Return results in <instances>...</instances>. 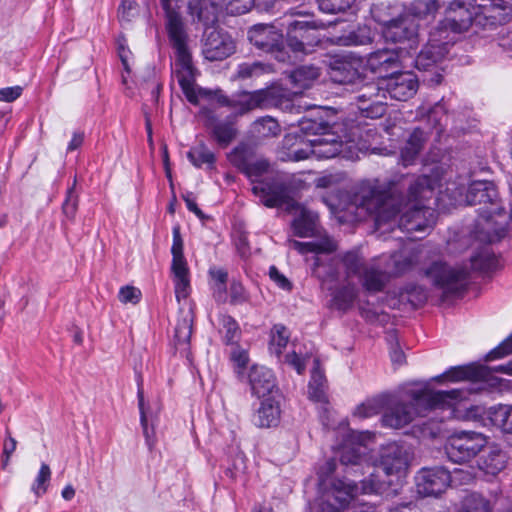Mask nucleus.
Listing matches in <instances>:
<instances>
[{
    "mask_svg": "<svg viewBox=\"0 0 512 512\" xmlns=\"http://www.w3.org/2000/svg\"><path fill=\"white\" fill-rule=\"evenodd\" d=\"M407 198L396 197V186L389 187L379 180H367L360 183L354 198V204L374 216L377 230L400 228L408 233L421 232L435 223L434 210L422 202L431 197L438 186V180L428 176L406 177Z\"/></svg>",
    "mask_w": 512,
    "mask_h": 512,
    "instance_id": "f257e3e1",
    "label": "nucleus"
},
{
    "mask_svg": "<svg viewBox=\"0 0 512 512\" xmlns=\"http://www.w3.org/2000/svg\"><path fill=\"white\" fill-rule=\"evenodd\" d=\"M336 467L337 464L334 459H328L319 467L317 512H343L346 509H357L358 507H360V510L355 512H372L373 508L367 506L360 499V496L379 493L386 482L375 473H371L370 478L361 481L360 485L346 478H332ZM391 483L392 481L387 482V484Z\"/></svg>",
    "mask_w": 512,
    "mask_h": 512,
    "instance_id": "f03ea898",
    "label": "nucleus"
},
{
    "mask_svg": "<svg viewBox=\"0 0 512 512\" xmlns=\"http://www.w3.org/2000/svg\"><path fill=\"white\" fill-rule=\"evenodd\" d=\"M467 392L464 390L433 391L427 388L409 389L397 397L388 398V406L382 422L384 426L400 429L416 417L425 416L434 409L449 410L448 417H455L458 407L464 405Z\"/></svg>",
    "mask_w": 512,
    "mask_h": 512,
    "instance_id": "7ed1b4c3",
    "label": "nucleus"
},
{
    "mask_svg": "<svg viewBox=\"0 0 512 512\" xmlns=\"http://www.w3.org/2000/svg\"><path fill=\"white\" fill-rule=\"evenodd\" d=\"M466 202L469 205H484L480 208L475 237L483 243H494L505 236L506 216L497 200V191L492 182L475 181L470 184Z\"/></svg>",
    "mask_w": 512,
    "mask_h": 512,
    "instance_id": "20e7f679",
    "label": "nucleus"
},
{
    "mask_svg": "<svg viewBox=\"0 0 512 512\" xmlns=\"http://www.w3.org/2000/svg\"><path fill=\"white\" fill-rule=\"evenodd\" d=\"M179 9L164 10L166 14V28L174 49L172 73L187 100L192 104H198L195 84L196 69L192 62V55L187 44L188 36L182 17L179 14Z\"/></svg>",
    "mask_w": 512,
    "mask_h": 512,
    "instance_id": "39448f33",
    "label": "nucleus"
},
{
    "mask_svg": "<svg viewBox=\"0 0 512 512\" xmlns=\"http://www.w3.org/2000/svg\"><path fill=\"white\" fill-rule=\"evenodd\" d=\"M252 192L267 207L286 204L290 212L295 211L297 216L292 222V228L296 236L313 237L317 235V214L290 200L286 186L282 182L278 180L261 181L253 185Z\"/></svg>",
    "mask_w": 512,
    "mask_h": 512,
    "instance_id": "423d86ee",
    "label": "nucleus"
},
{
    "mask_svg": "<svg viewBox=\"0 0 512 512\" xmlns=\"http://www.w3.org/2000/svg\"><path fill=\"white\" fill-rule=\"evenodd\" d=\"M417 89L418 79L413 72H399L384 77L377 84L367 85L366 91L359 94L357 99L359 102L380 103L379 98L388 94L392 99L406 101L416 93Z\"/></svg>",
    "mask_w": 512,
    "mask_h": 512,
    "instance_id": "0eeeda50",
    "label": "nucleus"
},
{
    "mask_svg": "<svg viewBox=\"0 0 512 512\" xmlns=\"http://www.w3.org/2000/svg\"><path fill=\"white\" fill-rule=\"evenodd\" d=\"M341 264L347 280L353 276L358 277L363 287L370 292L381 291L388 280L385 271L374 264L364 263L363 258L356 251L346 252L341 257Z\"/></svg>",
    "mask_w": 512,
    "mask_h": 512,
    "instance_id": "6e6552de",
    "label": "nucleus"
},
{
    "mask_svg": "<svg viewBox=\"0 0 512 512\" xmlns=\"http://www.w3.org/2000/svg\"><path fill=\"white\" fill-rule=\"evenodd\" d=\"M489 444V438L475 431H461L451 435L446 444L448 458L454 463H467Z\"/></svg>",
    "mask_w": 512,
    "mask_h": 512,
    "instance_id": "1a4fd4ad",
    "label": "nucleus"
},
{
    "mask_svg": "<svg viewBox=\"0 0 512 512\" xmlns=\"http://www.w3.org/2000/svg\"><path fill=\"white\" fill-rule=\"evenodd\" d=\"M302 147L294 149L290 157L294 161L308 159L310 156H315L318 159H329L337 155L349 157L345 152L347 146L334 133H324L322 135L314 136L311 139L301 141Z\"/></svg>",
    "mask_w": 512,
    "mask_h": 512,
    "instance_id": "9d476101",
    "label": "nucleus"
},
{
    "mask_svg": "<svg viewBox=\"0 0 512 512\" xmlns=\"http://www.w3.org/2000/svg\"><path fill=\"white\" fill-rule=\"evenodd\" d=\"M469 268L467 266H451L445 262H434L425 275L432 284L444 294H454L464 287Z\"/></svg>",
    "mask_w": 512,
    "mask_h": 512,
    "instance_id": "9b49d317",
    "label": "nucleus"
},
{
    "mask_svg": "<svg viewBox=\"0 0 512 512\" xmlns=\"http://www.w3.org/2000/svg\"><path fill=\"white\" fill-rule=\"evenodd\" d=\"M374 435L368 431L347 433L344 442L338 449L340 463L346 467H362L367 463L369 444Z\"/></svg>",
    "mask_w": 512,
    "mask_h": 512,
    "instance_id": "f8f14e48",
    "label": "nucleus"
},
{
    "mask_svg": "<svg viewBox=\"0 0 512 512\" xmlns=\"http://www.w3.org/2000/svg\"><path fill=\"white\" fill-rule=\"evenodd\" d=\"M248 38L257 48L271 53L279 62L289 59L283 45V35L274 25L258 24L248 32Z\"/></svg>",
    "mask_w": 512,
    "mask_h": 512,
    "instance_id": "ddd939ff",
    "label": "nucleus"
},
{
    "mask_svg": "<svg viewBox=\"0 0 512 512\" xmlns=\"http://www.w3.org/2000/svg\"><path fill=\"white\" fill-rule=\"evenodd\" d=\"M451 481L452 475L443 467L422 468L416 476L417 491L424 496H437Z\"/></svg>",
    "mask_w": 512,
    "mask_h": 512,
    "instance_id": "4468645a",
    "label": "nucleus"
},
{
    "mask_svg": "<svg viewBox=\"0 0 512 512\" xmlns=\"http://www.w3.org/2000/svg\"><path fill=\"white\" fill-rule=\"evenodd\" d=\"M316 28L307 21H295L288 25L287 43L294 53H311L318 44Z\"/></svg>",
    "mask_w": 512,
    "mask_h": 512,
    "instance_id": "2eb2a0df",
    "label": "nucleus"
},
{
    "mask_svg": "<svg viewBox=\"0 0 512 512\" xmlns=\"http://www.w3.org/2000/svg\"><path fill=\"white\" fill-rule=\"evenodd\" d=\"M234 51V41L228 34L216 28L205 30L203 55L207 60L220 61L232 55Z\"/></svg>",
    "mask_w": 512,
    "mask_h": 512,
    "instance_id": "dca6fc26",
    "label": "nucleus"
},
{
    "mask_svg": "<svg viewBox=\"0 0 512 512\" xmlns=\"http://www.w3.org/2000/svg\"><path fill=\"white\" fill-rule=\"evenodd\" d=\"M408 467L405 450L396 443H390L381 449L377 472L381 470L387 477H403Z\"/></svg>",
    "mask_w": 512,
    "mask_h": 512,
    "instance_id": "f3484780",
    "label": "nucleus"
},
{
    "mask_svg": "<svg viewBox=\"0 0 512 512\" xmlns=\"http://www.w3.org/2000/svg\"><path fill=\"white\" fill-rule=\"evenodd\" d=\"M452 39L440 34L439 30L433 35L429 43L418 54L415 64L418 69L428 70L440 62L449 51V44Z\"/></svg>",
    "mask_w": 512,
    "mask_h": 512,
    "instance_id": "a211bd4d",
    "label": "nucleus"
},
{
    "mask_svg": "<svg viewBox=\"0 0 512 512\" xmlns=\"http://www.w3.org/2000/svg\"><path fill=\"white\" fill-rule=\"evenodd\" d=\"M472 23V14L462 3L452 2L446 11L445 19L441 22L439 28L440 34L448 30L454 33H461L470 27Z\"/></svg>",
    "mask_w": 512,
    "mask_h": 512,
    "instance_id": "6ab92c4d",
    "label": "nucleus"
},
{
    "mask_svg": "<svg viewBox=\"0 0 512 512\" xmlns=\"http://www.w3.org/2000/svg\"><path fill=\"white\" fill-rule=\"evenodd\" d=\"M373 16L376 21L383 25V35L387 40L401 42L412 38L415 34L414 26L406 18L386 19L381 17L377 10L373 11Z\"/></svg>",
    "mask_w": 512,
    "mask_h": 512,
    "instance_id": "aec40b11",
    "label": "nucleus"
},
{
    "mask_svg": "<svg viewBox=\"0 0 512 512\" xmlns=\"http://www.w3.org/2000/svg\"><path fill=\"white\" fill-rule=\"evenodd\" d=\"M484 453L477 459V469L486 476L498 475L506 466V454L496 445H487Z\"/></svg>",
    "mask_w": 512,
    "mask_h": 512,
    "instance_id": "412c9836",
    "label": "nucleus"
},
{
    "mask_svg": "<svg viewBox=\"0 0 512 512\" xmlns=\"http://www.w3.org/2000/svg\"><path fill=\"white\" fill-rule=\"evenodd\" d=\"M249 383L253 394L259 398L273 396L276 389L275 377L272 371L264 366H252L249 373Z\"/></svg>",
    "mask_w": 512,
    "mask_h": 512,
    "instance_id": "4be33fe9",
    "label": "nucleus"
},
{
    "mask_svg": "<svg viewBox=\"0 0 512 512\" xmlns=\"http://www.w3.org/2000/svg\"><path fill=\"white\" fill-rule=\"evenodd\" d=\"M188 10L193 21L201 23L206 30L212 29L217 21L218 8L210 0H190Z\"/></svg>",
    "mask_w": 512,
    "mask_h": 512,
    "instance_id": "5701e85b",
    "label": "nucleus"
},
{
    "mask_svg": "<svg viewBox=\"0 0 512 512\" xmlns=\"http://www.w3.org/2000/svg\"><path fill=\"white\" fill-rule=\"evenodd\" d=\"M267 99L268 93L265 90L243 91L232 96L230 109L235 111L237 115H243L260 107Z\"/></svg>",
    "mask_w": 512,
    "mask_h": 512,
    "instance_id": "b1692460",
    "label": "nucleus"
},
{
    "mask_svg": "<svg viewBox=\"0 0 512 512\" xmlns=\"http://www.w3.org/2000/svg\"><path fill=\"white\" fill-rule=\"evenodd\" d=\"M489 376L490 370L487 366L471 364L453 367L440 377L452 382H458L462 380L481 381V379H487Z\"/></svg>",
    "mask_w": 512,
    "mask_h": 512,
    "instance_id": "393cba45",
    "label": "nucleus"
},
{
    "mask_svg": "<svg viewBox=\"0 0 512 512\" xmlns=\"http://www.w3.org/2000/svg\"><path fill=\"white\" fill-rule=\"evenodd\" d=\"M481 14L490 20L491 24H503L512 15V5L509 0L481 1L478 3Z\"/></svg>",
    "mask_w": 512,
    "mask_h": 512,
    "instance_id": "a878e982",
    "label": "nucleus"
},
{
    "mask_svg": "<svg viewBox=\"0 0 512 512\" xmlns=\"http://www.w3.org/2000/svg\"><path fill=\"white\" fill-rule=\"evenodd\" d=\"M279 417V405L273 396H269L261 401V405L254 415V423L258 427L269 428L278 423Z\"/></svg>",
    "mask_w": 512,
    "mask_h": 512,
    "instance_id": "bb28decb",
    "label": "nucleus"
},
{
    "mask_svg": "<svg viewBox=\"0 0 512 512\" xmlns=\"http://www.w3.org/2000/svg\"><path fill=\"white\" fill-rule=\"evenodd\" d=\"M193 313L191 309L180 310L174 333V343L177 348L186 349L192 335Z\"/></svg>",
    "mask_w": 512,
    "mask_h": 512,
    "instance_id": "cd10ccee",
    "label": "nucleus"
},
{
    "mask_svg": "<svg viewBox=\"0 0 512 512\" xmlns=\"http://www.w3.org/2000/svg\"><path fill=\"white\" fill-rule=\"evenodd\" d=\"M427 140L426 134L419 128L415 129L401 149V160L405 166L411 164L422 150Z\"/></svg>",
    "mask_w": 512,
    "mask_h": 512,
    "instance_id": "c85d7f7f",
    "label": "nucleus"
},
{
    "mask_svg": "<svg viewBox=\"0 0 512 512\" xmlns=\"http://www.w3.org/2000/svg\"><path fill=\"white\" fill-rule=\"evenodd\" d=\"M290 248L296 250L300 254L307 253H330L335 250V243L325 237L317 241H309V242H300L297 240H289L288 241Z\"/></svg>",
    "mask_w": 512,
    "mask_h": 512,
    "instance_id": "c756f323",
    "label": "nucleus"
},
{
    "mask_svg": "<svg viewBox=\"0 0 512 512\" xmlns=\"http://www.w3.org/2000/svg\"><path fill=\"white\" fill-rule=\"evenodd\" d=\"M490 422L506 433H512V405L490 407L486 412Z\"/></svg>",
    "mask_w": 512,
    "mask_h": 512,
    "instance_id": "7c9ffc66",
    "label": "nucleus"
},
{
    "mask_svg": "<svg viewBox=\"0 0 512 512\" xmlns=\"http://www.w3.org/2000/svg\"><path fill=\"white\" fill-rule=\"evenodd\" d=\"M320 68L314 65H303L290 74V80L295 88L307 89L319 78Z\"/></svg>",
    "mask_w": 512,
    "mask_h": 512,
    "instance_id": "2f4dec72",
    "label": "nucleus"
},
{
    "mask_svg": "<svg viewBox=\"0 0 512 512\" xmlns=\"http://www.w3.org/2000/svg\"><path fill=\"white\" fill-rule=\"evenodd\" d=\"M397 63V55L389 50H379L368 58V65L372 71L382 73Z\"/></svg>",
    "mask_w": 512,
    "mask_h": 512,
    "instance_id": "473e14b6",
    "label": "nucleus"
},
{
    "mask_svg": "<svg viewBox=\"0 0 512 512\" xmlns=\"http://www.w3.org/2000/svg\"><path fill=\"white\" fill-rule=\"evenodd\" d=\"M419 113L426 116L427 123L435 129L438 134L442 132L443 128L447 125L448 116L442 103H437L428 110L421 107Z\"/></svg>",
    "mask_w": 512,
    "mask_h": 512,
    "instance_id": "72a5a7b5",
    "label": "nucleus"
},
{
    "mask_svg": "<svg viewBox=\"0 0 512 512\" xmlns=\"http://www.w3.org/2000/svg\"><path fill=\"white\" fill-rule=\"evenodd\" d=\"M315 367L312 371L311 380L308 386L309 398L316 402L326 401L325 377L318 367V361L315 360Z\"/></svg>",
    "mask_w": 512,
    "mask_h": 512,
    "instance_id": "f704fd0d",
    "label": "nucleus"
},
{
    "mask_svg": "<svg viewBox=\"0 0 512 512\" xmlns=\"http://www.w3.org/2000/svg\"><path fill=\"white\" fill-rule=\"evenodd\" d=\"M219 326L224 342L227 345H236L240 337V329L237 322L231 316L221 314L219 316Z\"/></svg>",
    "mask_w": 512,
    "mask_h": 512,
    "instance_id": "c9c22d12",
    "label": "nucleus"
},
{
    "mask_svg": "<svg viewBox=\"0 0 512 512\" xmlns=\"http://www.w3.org/2000/svg\"><path fill=\"white\" fill-rule=\"evenodd\" d=\"M458 512H492L490 502L478 493L466 495Z\"/></svg>",
    "mask_w": 512,
    "mask_h": 512,
    "instance_id": "e433bc0d",
    "label": "nucleus"
},
{
    "mask_svg": "<svg viewBox=\"0 0 512 512\" xmlns=\"http://www.w3.org/2000/svg\"><path fill=\"white\" fill-rule=\"evenodd\" d=\"M386 404H388V397L386 396L367 399L355 409L354 415L359 418L372 417L380 413Z\"/></svg>",
    "mask_w": 512,
    "mask_h": 512,
    "instance_id": "4c0bfd02",
    "label": "nucleus"
},
{
    "mask_svg": "<svg viewBox=\"0 0 512 512\" xmlns=\"http://www.w3.org/2000/svg\"><path fill=\"white\" fill-rule=\"evenodd\" d=\"M174 275L175 296L178 302L186 299L190 291L189 270L186 267L171 268Z\"/></svg>",
    "mask_w": 512,
    "mask_h": 512,
    "instance_id": "58836bf2",
    "label": "nucleus"
},
{
    "mask_svg": "<svg viewBox=\"0 0 512 512\" xmlns=\"http://www.w3.org/2000/svg\"><path fill=\"white\" fill-rule=\"evenodd\" d=\"M187 156L191 163L198 168L204 164L212 167L215 162L214 153L203 143L191 148Z\"/></svg>",
    "mask_w": 512,
    "mask_h": 512,
    "instance_id": "ea45409f",
    "label": "nucleus"
},
{
    "mask_svg": "<svg viewBox=\"0 0 512 512\" xmlns=\"http://www.w3.org/2000/svg\"><path fill=\"white\" fill-rule=\"evenodd\" d=\"M212 135L217 143L225 148L235 139L237 130L231 122H219L213 126Z\"/></svg>",
    "mask_w": 512,
    "mask_h": 512,
    "instance_id": "a19ab883",
    "label": "nucleus"
},
{
    "mask_svg": "<svg viewBox=\"0 0 512 512\" xmlns=\"http://www.w3.org/2000/svg\"><path fill=\"white\" fill-rule=\"evenodd\" d=\"M289 338L290 333L285 326L281 324L274 325L271 330L270 350L279 356L287 346Z\"/></svg>",
    "mask_w": 512,
    "mask_h": 512,
    "instance_id": "79ce46f5",
    "label": "nucleus"
},
{
    "mask_svg": "<svg viewBox=\"0 0 512 512\" xmlns=\"http://www.w3.org/2000/svg\"><path fill=\"white\" fill-rule=\"evenodd\" d=\"M272 66L261 62L243 63L238 66L237 78L247 79L257 77L265 73H271Z\"/></svg>",
    "mask_w": 512,
    "mask_h": 512,
    "instance_id": "37998d69",
    "label": "nucleus"
},
{
    "mask_svg": "<svg viewBox=\"0 0 512 512\" xmlns=\"http://www.w3.org/2000/svg\"><path fill=\"white\" fill-rule=\"evenodd\" d=\"M355 298L356 288L348 284L334 293L333 306L338 310H347L352 306Z\"/></svg>",
    "mask_w": 512,
    "mask_h": 512,
    "instance_id": "c03bdc74",
    "label": "nucleus"
},
{
    "mask_svg": "<svg viewBox=\"0 0 512 512\" xmlns=\"http://www.w3.org/2000/svg\"><path fill=\"white\" fill-rule=\"evenodd\" d=\"M220 2L230 13L243 14L249 11L255 2L260 5L262 0H220ZM274 2L275 0H263V4L267 7L272 6Z\"/></svg>",
    "mask_w": 512,
    "mask_h": 512,
    "instance_id": "a18cd8bd",
    "label": "nucleus"
},
{
    "mask_svg": "<svg viewBox=\"0 0 512 512\" xmlns=\"http://www.w3.org/2000/svg\"><path fill=\"white\" fill-rule=\"evenodd\" d=\"M394 273L401 274L411 269L417 262L416 255L407 250H402L392 256Z\"/></svg>",
    "mask_w": 512,
    "mask_h": 512,
    "instance_id": "49530a36",
    "label": "nucleus"
},
{
    "mask_svg": "<svg viewBox=\"0 0 512 512\" xmlns=\"http://www.w3.org/2000/svg\"><path fill=\"white\" fill-rule=\"evenodd\" d=\"M51 480V469L46 463H42L40 470L31 486L32 492L40 497L46 493Z\"/></svg>",
    "mask_w": 512,
    "mask_h": 512,
    "instance_id": "de8ad7c7",
    "label": "nucleus"
},
{
    "mask_svg": "<svg viewBox=\"0 0 512 512\" xmlns=\"http://www.w3.org/2000/svg\"><path fill=\"white\" fill-rule=\"evenodd\" d=\"M171 253L173 257L171 268L187 266V262L183 254V241L180 235L179 227L173 228V244Z\"/></svg>",
    "mask_w": 512,
    "mask_h": 512,
    "instance_id": "09e8293b",
    "label": "nucleus"
},
{
    "mask_svg": "<svg viewBox=\"0 0 512 512\" xmlns=\"http://www.w3.org/2000/svg\"><path fill=\"white\" fill-rule=\"evenodd\" d=\"M439 7L438 0H414L410 10L415 16L426 17L435 14Z\"/></svg>",
    "mask_w": 512,
    "mask_h": 512,
    "instance_id": "8fccbe9b",
    "label": "nucleus"
},
{
    "mask_svg": "<svg viewBox=\"0 0 512 512\" xmlns=\"http://www.w3.org/2000/svg\"><path fill=\"white\" fill-rule=\"evenodd\" d=\"M495 259L488 249L481 250L470 259V269L487 271L494 265Z\"/></svg>",
    "mask_w": 512,
    "mask_h": 512,
    "instance_id": "3c124183",
    "label": "nucleus"
},
{
    "mask_svg": "<svg viewBox=\"0 0 512 512\" xmlns=\"http://www.w3.org/2000/svg\"><path fill=\"white\" fill-rule=\"evenodd\" d=\"M321 11L325 13H339L350 8L355 0H317Z\"/></svg>",
    "mask_w": 512,
    "mask_h": 512,
    "instance_id": "603ef678",
    "label": "nucleus"
},
{
    "mask_svg": "<svg viewBox=\"0 0 512 512\" xmlns=\"http://www.w3.org/2000/svg\"><path fill=\"white\" fill-rule=\"evenodd\" d=\"M254 128L262 137L276 136L280 131L278 123L271 117H265L257 121Z\"/></svg>",
    "mask_w": 512,
    "mask_h": 512,
    "instance_id": "864d4df0",
    "label": "nucleus"
},
{
    "mask_svg": "<svg viewBox=\"0 0 512 512\" xmlns=\"http://www.w3.org/2000/svg\"><path fill=\"white\" fill-rule=\"evenodd\" d=\"M196 92L198 94V100L200 98L210 99L221 106L231 108L232 97H228L221 90L211 91L196 86Z\"/></svg>",
    "mask_w": 512,
    "mask_h": 512,
    "instance_id": "5fc2aeb1",
    "label": "nucleus"
},
{
    "mask_svg": "<svg viewBox=\"0 0 512 512\" xmlns=\"http://www.w3.org/2000/svg\"><path fill=\"white\" fill-rule=\"evenodd\" d=\"M269 169V163L265 159H257L253 162L245 163L243 170L249 178L259 177Z\"/></svg>",
    "mask_w": 512,
    "mask_h": 512,
    "instance_id": "6e6d98bb",
    "label": "nucleus"
},
{
    "mask_svg": "<svg viewBox=\"0 0 512 512\" xmlns=\"http://www.w3.org/2000/svg\"><path fill=\"white\" fill-rule=\"evenodd\" d=\"M16 447H17V441L15 438H13L9 433L6 437V439L4 440V443H3V450H2V454H1V457H0V460H1V468L3 470H5L9 463H10V459H11V456L12 454L15 452L16 450Z\"/></svg>",
    "mask_w": 512,
    "mask_h": 512,
    "instance_id": "4d7b16f0",
    "label": "nucleus"
},
{
    "mask_svg": "<svg viewBox=\"0 0 512 512\" xmlns=\"http://www.w3.org/2000/svg\"><path fill=\"white\" fill-rule=\"evenodd\" d=\"M490 370V376L487 379H481L482 382L487 383L491 387H498L501 385V379L494 376L493 373L499 372L507 375H512V370H510V362L507 364H501L494 367H487Z\"/></svg>",
    "mask_w": 512,
    "mask_h": 512,
    "instance_id": "13d9d810",
    "label": "nucleus"
},
{
    "mask_svg": "<svg viewBox=\"0 0 512 512\" xmlns=\"http://www.w3.org/2000/svg\"><path fill=\"white\" fill-rule=\"evenodd\" d=\"M138 14V6L134 1H123L118 10V17L121 22H130Z\"/></svg>",
    "mask_w": 512,
    "mask_h": 512,
    "instance_id": "bf43d9fd",
    "label": "nucleus"
},
{
    "mask_svg": "<svg viewBox=\"0 0 512 512\" xmlns=\"http://www.w3.org/2000/svg\"><path fill=\"white\" fill-rule=\"evenodd\" d=\"M118 298L124 304H136L141 299V291L133 286H124L120 289Z\"/></svg>",
    "mask_w": 512,
    "mask_h": 512,
    "instance_id": "052dcab7",
    "label": "nucleus"
},
{
    "mask_svg": "<svg viewBox=\"0 0 512 512\" xmlns=\"http://www.w3.org/2000/svg\"><path fill=\"white\" fill-rule=\"evenodd\" d=\"M512 353V334L500 345L491 350L487 355V360H495L505 357Z\"/></svg>",
    "mask_w": 512,
    "mask_h": 512,
    "instance_id": "680f3d73",
    "label": "nucleus"
},
{
    "mask_svg": "<svg viewBox=\"0 0 512 512\" xmlns=\"http://www.w3.org/2000/svg\"><path fill=\"white\" fill-rule=\"evenodd\" d=\"M248 299L247 293L241 283L232 282L230 285V302L232 304H242Z\"/></svg>",
    "mask_w": 512,
    "mask_h": 512,
    "instance_id": "e2e57ef3",
    "label": "nucleus"
},
{
    "mask_svg": "<svg viewBox=\"0 0 512 512\" xmlns=\"http://www.w3.org/2000/svg\"><path fill=\"white\" fill-rule=\"evenodd\" d=\"M373 37L370 29L363 27L350 35L351 44L353 45H365L372 41Z\"/></svg>",
    "mask_w": 512,
    "mask_h": 512,
    "instance_id": "0e129e2a",
    "label": "nucleus"
},
{
    "mask_svg": "<svg viewBox=\"0 0 512 512\" xmlns=\"http://www.w3.org/2000/svg\"><path fill=\"white\" fill-rule=\"evenodd\" d=\"M269 276L272 281L281 289L289 291L292 288L291 282L279 272L275 266H271L269 269Z\"/></svg>",
    "mask_w": 512,
    "mask_h": 512,
    "instance_id": "69168bd1",
    "label": "nucleus"
},
{
    "mask_svg": "<svg viewBox=\"0 0 512 512\" xmlns=\"http://www.w3.org/2000/svg\"><path fill=\"white\" fill-rule=\"evenodd\" d=\"M78 200L73 189L68 190L65 202L63 203V212L67 217H74L77 210Z\"/></svg>",
    "mask_w": 512,
    "mask_h": 512,
    "instance_id": "338daca9",
    "label": "nucleus"
},
{
    "mask_svg": "<svg viewBox=\"0 0 512 512\" xmlns=\"http://www.w3.org/2000/svg\"><path fill=\"white\" fill-rule=\"evenodd\" d=\"M231 360L240 368H243L248 363V353L245 349L234 345L231 351Z\"/></svg>",
    "mask_w": 512,
    "mask_h": 512,
    "instance_id": "774afa93",
    "label": "nucleus"
}]
</instances>
